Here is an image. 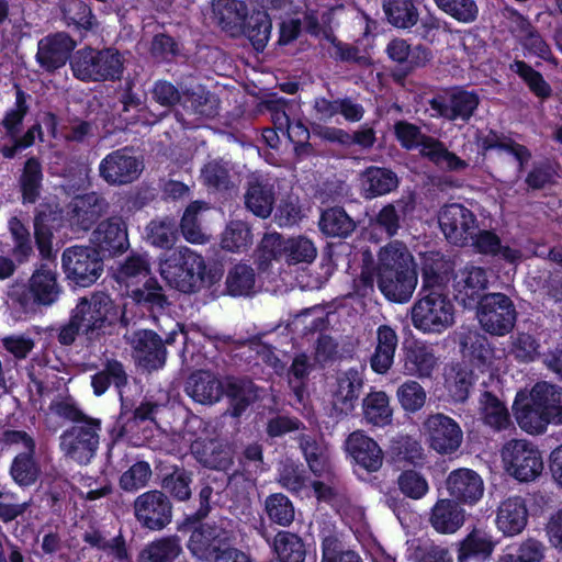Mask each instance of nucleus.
Listing matches in <instances>:
<instances>
[{
	"instance_id": "nucleus-1",
	"label": "nucleus",
	"mask_w": 562,
	"mask_h": 562,
	"mask_svg": "<svg viewBox=\"0 0 562 562\" xmlns=\"http://www.w3.org/2000/svg\"><path fill=\"white\" fill-rule=\"evenodd\" d=\"M159 271L171 288L186 294L211 290L224 276L221 265L207 266L204 258L189 247L165 254L160 258Z\"/></svg>"
},
{
	"instance_id": "nucleus-2",
	"label": "nucleus",
	"mask_w": 562,
	"mask_h": 562,
	"mask_svg": "<svg viewBox=\"0 0 562 562\" xmlns=\"http://www.w3.org/2000/svg\"><path fill=\"white\" fill-rule=\"evenodd\" d=\"M60 293L56 263L46 261L35 266L26 282H12L8 286L7 296L19 317L29 318L36 315L42 307L56 303Z\"/></svg>"
},
{
	"instance_id": "nucleus-3",
	"label": "nucleus",
	"mask_w": 562,
	"mask_h": 562,
	"mask_svg": "<svg viewBox=\"0 0 562 562\" xmlns=\"http://www.w3.org/2000/svg\"><path fill=\"white\" fill-rule=\"evenodd\" d=\"M413 256L405 247L387 245L378 255V288L394 303H406L417 285Z\"/></svg>"
},
{
	"instance_id": "nucleus-4",
	"label": "nucleus",
	"mask_w": 562,
	"mask_h": 562,
	"mask_svg": "<svg viewBox=\"0 0 562 562\" xmlns=\"http://www.w3.org/2000/svg\"><path fill=\"white\" fill-rule=\"evenodd\" d=\"M83 326V336L90 342L111 335L116 326L127 328L130 319L125 305L117 304L108 293L94 292L80 297L72 310Z\"/></svg>"
},
{
	"instance_id": "nucleus-5",
	"label": "nucleus",
	"mask_w": 562,
	"mask_h": 562,
	"mask_svg": "<svg viewBox=\"0 0 562 562\" xmlns=\"http://www.w3.org/2000/svg\"><path fill=\"white\" fill-rule=\"evenodd\" d=\"M70 69L74 77L83 82L115 81L121 79L124 64L116 48L87 46L74 53Z\"/></svg>"
},
{
	"instance_id": "nucleus-6",
	"label": "nucleus",
	"mask_w": 562,
	"mask_h": 562,
	"mask_svg": "<svg viewBox=\"0 0 562 562\" xmlns=\"http://www.w3.org/2000/svg\"><path fill=\"white\" fill-rule=\"evenodd\" d=\"M454 322V306L445 291L418 292L412 307L413 326L423 333L441 334Z\"/></svg>"
},
{
	"instance_id": "nucleus-7",
	"label": "nucleus",
	"mask_w": 562,
	"mask_h": 562,
	"mask_svg": "<svg viewBox=\"0 0 562 562\" xmlns=\"http://www.w3.org/2000/svg\"><path fill=\"white\" fill-rule=\"evenodd\" d=\"M61 269L70 285L89 288L102 276L104 258L92 246H69L63 250Z\"/></svg>"
},
{
	"instance_id": "nucleus-8",
	"label": "nucleus",
	"mask_w": 562,
	"mask_h": 562,
	"mask_svg": "<svg viewBox=\"0 0 562 562\" xmlns=\"http://www.w3.org/2000/svg\"><path fill=\"white\" fill-rule=\"evenodd\" d=\"M475 307L484 331L493 336H505L514 329L518 313L508 295L501 292L483 294Z\"/></svg>"
},
{
	"instance_id": "nucleus-9",
	"label": "nucleus",
	"mask_w": 562,
	"mask_h": 562,
	"mask_svg": "<svg viewBox=\"0 0 562 562\" xmlns=\"http://www.w3.org/2000/svg\"><path fill=\"white\" fill-rule=\"evenodd\" d=\"M101 429L102 422L95 418L64 430L59 446L65 457L80 465L89 464L97 456Z\"/></svg>"
},
{
	"instance_id": "nucleus-10",
	"label": "nucleus",
	"mask_w": 562,
	"mask_h": 562,
	"mask_svg": "<svg viewBox=\"0 0 562 562\" xmlns=\"http://www.w3.org/2000/svg\"><path fill=\"white\" fill-rule=\"evenodd\" d=\"M507 473L519 482H531L541 475L543 459L540 450L525 439H512L502 449Z\"/></svg>"
},
{
	"instance_id": "nucleus-11",
	"label": "nucleus",
	"mask_w": 562,
	"mask_h": 562,
	"mask_svg": "<svg viewBox=\"0 0 562 562\" xmlns=\"http://www.w3.org/2000/svg\"><path fill=\"white\" fill-rule=\"evenodd\" d=\"M134 515L143 528L160 531L172 520V503L162 491H147L135 498Z\"/></svg>"
},
{
	"instance_id": "nucleus-12",
	"label": "nucleus",
	"mask_w": 562,
	"mask_h": 562,
	"mask_svg": "<svg viewBox=\"0 0 562 562\" xmlns=\"http://www.w3.org/2000/svg\"><path fill=\"white\" fill-rule=\"evenodd\" d=\"M142 170V161L127 146L109 153L99 165V175L109 186L130 184L138 179Z\"/></svg>"
},
{
	"instance_id": "nucleus-13",
	"label": "nucleus",
	"mask_w": 562,
	"mask_h": 562,
	"mask_svg": "<svg viewBox=\"0 0 562 562\" xmlns=\"http://www.w3.org/2000/svg\"><path fill=\"white\" fill-rule=\"evenodd\" d=\"M438 223L446 239L454 246H467L477 226L475 214L463 204H446L439 212Z\"/></svg>"
},
{
	"instance_id": "nucleus-14",
	"label": "nucleus",
	"mask_w": 562,
	"mask_h": 562,
	"mask_svg": "<svg viewBox=\"0 0 562 562\" xmlns=\"http://www.w3.org/2000/svg\"><path fill=\"white\" fill-rule=\"evenodd\" d=\"M481 99L475 90H468L462 86L450 89L448 101L437 95L429 100V106L440 117L449 121H462L469 123L475 114Z\"/></svg>"
},
{
	"instance_id": "nucleus-15",
	"label": "nucleus",
	"mask_w": 562,
	"mask_h": 562,
	"mask_svg": "<svg viewBox=\"0 0 562 562\" xmlns=\"http://www.w3.org/2000/svg\"><path fill=\"white\" fill-rule=\"evenodd\" d=\"M63 218V210L55 200H44L34 210V239L35 246L43 260L54 258L53 238Z\"/></svg>"
},
{
	"instance_id": "nucleus-16",
	"label": "nucleus",
	"mask_w": 562,
	"mask_h": 562,
	"mask_svg": "<svg viewBox=\"0 0 562 562\" xmlns=\"http://www.w3.org/2000/svg\"><path fill=\"white\" fill-rule=\"evenodd\" d=\"M74 48L75 42L67 33L48 34L38 41L35 60L43 72L53 75L70 61Z\"/></svg>"
},
{
	"instance_id": "nucleus-17",
	"label": "nucleus",
	"mask_w": 562,
	"mask_h": 562,
	"mask_svg": "<svg viewBox=\"0 0 562 562\" xmlns=\"http://www.w3.org/2000/svg\"><path fill=\"white\" fill-rule=\"evenodd\" d=\"M90 241L103 258L122 255L130 247L127 225L120 216L101 221L92 232Z\"/></svg>"
},
{
	"instance_id": "nucleus-18",
	"label": "nucleus",
	"mask_w": 562,
	"mask_h": 562,
	"mask_svg": "<svg viewBox=\"0 0 562 562\" xmlns=\"http://www.w3.org/2000/svg\"><path fill=\"white\" fill-rule=\"evenodd\" d=\"M462 362L468 366L469 370H474L479 375H486L480 383L483 387H487L488 383L494 380V374L491 372L493 349L490 346L488 339L479 333L464 335L461 340Z\"/></svg>"
},
{
	"instance_id": "nucleus-19",
	"label": "nucleus",
	"mask_w": 562,
	"mask_h": 562,
	"mask_svg": "<svg viewBox=\"0 0 562 562\" xmlns=\"http://www.w3.org/2000/svg\"><path fill=\"white\" fill-rule=\"evenodd\" d=\"M81 539L90 549L100 552L99 561L105 558L110 562H131L126 540L120 530L110 537V532L97 524H90L81 535Z\"/></svg>"
},
{
	"instance_id": "nucleus-20",
	"label": "nucleus",
	"mask_w": 562,
	"mask_h": 562,
	"mask_svg": "<svg viewBox=\"0 0 562 562\" xmlns=\"http://www.w3.org/2000/svg\"><path fill=\"white\" fill-rule=\"evenodd\" d=\"M108 201L97 192L76 195L67 206V217L76 232H88L106 212Z\"/></svg>"
},
{
	"instance_id": "nucleus-21",
	"label": "nucleus",
	"mask_w": 562,
	"mask_h": 562,
	"mask_svg": "<svg viewBox=\"0 0 562 562\" xmlns=\"http://www.w3.org/2000/svg\"><path fill=\"white\" fill-rule=\"evenodd\" d=\"M183 527L192 529L188 547L194 555L201 559L214 558L229 546V533L221 526L200 521L193 526Z\"/></svg>"
},
{
	"instance_id": "nucleus-22",
	"label": "nucleus",
	"mask_w": 562,
	"mask_h": 562,
	"mask_svg": "<svg viewBox=\"0 0 562 562\" xmlns=\"http://www.w3.org/2000/svg\"><path fill=\"white\" fill-rule=\"evenodd\" d=\"M387 57L398 65L400 76L405 78L414 70L424 68L432 59V50L423 45L412 46L404 38H392L386 47Z\"/></svg>"
},
{
	"instance_id": "nucleus-23",
	"label": "nucleus",
	"mask_w": 562,
	"mask_h": 562,
	"mask_svg": "<svg viewBox=\"0 0 562 562\" xmlns=\"http://www.w3.org/2000/svg\"><path fill=\"white\" fill-rule=\"evenodd\" d=\"M426 426L429 432V446L440 454H450L459 449L462 442V430L459 424L445 414L428 417Z\"/></svg>"
},
{
	"instance_id": "nucleus-24",
	"label": "nucleus",
	"mask_w": 562,
	"mask_h": 562,
	"mask_svg": "<svg viewBox=\"0 0 562 562\" xmlns=\"http://www.w3.org/2000/svg\"><path fill=\"white\" fill-rule=\"evenodd\" d=\"M130 344L138 363L148 371L162 368L166 363L167 350L161 337L154 330L140 329L133 333Z\"/></svg>"
},
{
	"instance_id": "nucleus-25",
	"label": "nucleus",
	"mask_w": 562,
	"mask_h": 562,
	"mask_svg": "<svg viewBox=\"0 0 562 562\" xmlns=\"http://www.w3.org/2000/svg\"><path fill=\"white\" fill-rule=\"evenodd\" d=\"M486 270L482 267L467 265L454 277V297L464 307H474L483 296L482 291L487 286Z\"/></svg>"
},
{
	"instance_id": "nucleus-26",
	"label": "nucleus",
	"mask_w": 562,
	"mask_h": 562,
	"mask_svg": "<svg viewBox=\"0 0 562 562\" xmlns=\"http://www.w3.org/2000/svg\"><path fill=\"white\" fill-rule=\"evenodd\" d=\"M446 486L451 499L459 504L473 505L483 496L481 476L471 469L460 468L449 473Z\"/></svg>"
},
{
	"instance_id": "nucleus-27",
	"label": "nucleus",
	"mask_w": 562,
	"mask_h": 562,
	"mask_svg": "<svg viewBox=\"0 0 562 562\" xmlns=\"http://www.w3.org/2000/svg\"><path fill=\"white\" fill-rule=\"evenodd\" d=\"M244 201L246 209L255 216L268 218L276 204L274 184L261 175L250 176L247 180Z\"/></svg>"
},
{
	"instance_id": "nucleus-28",
	"label": "nucleus",
	"mask_w": 562,
	"mask_h": 562,
	"mask_svg": "<svg viewBox=\"0 0 562 562\" xmlns=\"http://www.w3.org/2000/svg\"><path fill=\"white\" fill-rule=\"evenodd\" d=\"M346 450L355 463L368 473L379 471L383 464L384 453L381 447L362 431H353L348 436Z\"/></svg>"
},
{
	"instance_id": "nucleus-29",
	"label": "nucleus",
	"mask_w": 562,
	"mask_h": 562,
	"mask_svg": "<svg viewBox=\"0 0 562 562\" xmlns=\"http://www.w3.org/2000/svg\"><path fill=\"white\" fill-rule=\"evenodd\" d=\"M532 392L530 395L518 393L513 404V411L519 427L532 435L543 434L550 419L542 414V407L535 403Z\"/></svg>"
},
{
	"instance_id": "nucleus-30",
	"label": "nucleus",
	"mask_w": 562,
	"mask_h": 562,
	"mask_svg": "<svg viewBox=\"0 0 562 562\" xmlns=\"http://www.w3.org/2000/svg\"><path fill=\"white\" fill-rule=\"evenodd\" d=\"M470 239L476 254L496 258L510 265H516L521 260V251L509 245H503L501 237L492 229L473 232Z\"/></svg>"
},
{
	"instance_id": "nucleus-31",
	"label": "nucleus",
	"mask_w": 562,
	"mask_h": 562,
	"mask_svg": "<svg viewBox=\"0 0 562 562\" xmlns=\"http://www.w3.org/2000/svg\"><path fill=\"white\" fill-rule=\"evenodd\" d=\"M496 526L504 536L519 535L527 526L528 509L521 496H512L501 503L496 515Z\"/></svg>"
},
{
	"instance_id": "nucleus-32",
	"label": "nucleus",
	"mask_w": 562,
	"mask_h": 562,
	"mask_svg": "<svg viewBox=\"0 0 562 562\" xmlns=\"http://www.w3.org/2000/svg\"><path fill=\"white\" fill-rule=\"evenodd\" d=\"M111 385L123 401L124 390L128 385V374L125 366L115 358L105 359L102 369L91 375V387L94 396H102Z\"/></svg>"
},
{
	"instance_id": "nucleus-33",
	"label": "nucleus",
	"mask_w": 562,
	"mask_h": 562,
	"mask_svg": "<svg viewBox=\"0 0 562 562\" xmlns=\"http://www.w3.org/2000/svg\"><path fill=\"white\" fill-rule=\"evenodd\" d=\"M184 392L199 404H214L223 396V382L210 371L198 370L189 375Z\"/></svg>"
},
{
	"instance_id": "nucleus-34",
	"label": "nucleus",
	"mask_w": 562,
	"mask_h": 562,
	"mask_svg": "<svg viewBox=\"0 0 562 562\" xmlns=\"http://www.w3.org/2000/svg\"><path fill=\"white\" fill-rule=\"evenodd\" d=\"M363 387L362 372L350 368L337 378V390L334 393V408L339 414L348 415L355 407Z\"/></svg>"
},
{
	"instance_id": "nucleus-35",
	"label": "nucleus",
	"mask_w": 562,
	"mask_h": 562,
	"mask_svg": "<svg viewBox=\"0 0 562 562\" xmlns=\"http://www.w3.org/2000/svg\"><path fill=\"white\" fill-rule=\"evenodd\" d=\"M398 345V336L391 326L380 325L376 328V345L370 357V366L373 372L385 374L392 368L395 351Z\"/></svg>"
},
{
	"instance_id": "nucleus-36",
	"label": "nucleus",
	"mask_w": 562,
	"mask_h": 562,
	"mask_svg": "<svg viewBox=\"0 0 562 562\" xmlns=\"http://www.w3.org/2000/svg\"><path fill=\"white\" fill-rule=\"evenodd\" d=\"M43 181L44 170L40 158L36 156L26 158L18 178L22 204H35L38 201L43 191Z\"/></svg>"
},
{
	"instance_id": "nucleus-37",
	"label": "nucleus",
	"mask_w": 562,
	"mask_h": 562,
	"mask_svg": "<svg viewBox=\"0 0 562 562\" xmlns=\"http://www.w3.org/2000/svg\"><path fill=\"white\" fill-rule=\"evenodd\" d=\"M403 368L406 374L417 378H430L437 364L431 348L414 340L404 346Z\"/></svg>"
},
{
	"instance_id": "nucleus-38",
	"label": "nucleus",
	"mask_w": 562,
	"mask_h": 562,
	"mask_svg": "<svg viewBox=\"0 0 562 562\" xmlns=\"http://www.w3.org/2000/svg\"><path fill=\"white\" fill-rule=\"evenodd\" d=\"M479 413L483 424L494 431L507 430L512 426L510 414L505 402L492 391L481 392Z\"/></svg>"
},
{
	"instance_id": "nucleus-39",
	"label": "nucleus",
	"mask_w": 562,
	"mask_h": 562,
	"mask_svg": "<svg viewBox=\"0 0 562 562\" xmlns=\"http://www.w3.org/2000/svg\"><path fill=\"white\" fill-rule=\"evenodd\" d=\"M362 196L374 199L394 191L398 187V178L394 171L383 167H367L360 176Z\"/></svg>"
},
{
	"instance_id": "nucleus-40",
	"label": "nucleus",
	"mask_w": 562,
	"mask_h": 562,
	"mask_svg": "<svg viewBox=\"0 0 562 562\" xmlns=\"http://www.w3.org/2000/svg\"><path fill=\"white\" fill-rule=\"evenodd\" d=\"M223 395L228 400V412L232 417H240L256 398L252 381L227 376L223 382Z\"/></svg>"
},
{
	"instance_id": "nucleus-41",
	"label": "nucleus",
	"mask_w": 562,
	"mask_h": 562,
	"mask_svg": "<svg viewBox=\"0 0 562 562\" xmlns=\"http://www.w3.org/2000/svg\"><path fill=\"white\" fill-rule=\"evenodd\" d=\"M429 522L441 535H452L464 522V512L449 498L438 499L431 508Z\"/></svg>"
},
{
	"instance_id": "nucleus-42",
	"label": "nucleus",
	"mask_w": 562,
	"mask_h": 562,
	"mask_svg": "<svg viewBox=\"0 0 562 562\" xmlns=\"http://www.w3.org/2000/svg\"><path fill=\"white\" fill-rule=\"evenodd\" d=\"M271 30L272 22L267 11L255 9L251 13L247 11L243 20V30L238 31V35L246 36L254 49L262 53L267 47Z\"/></svg>"
},
{
	"instance_id": "nucleus-43",
	"label": "nucleus",
	"mask_w": 562,
	"mask_h": 562,
	"mask_svg": "<svg viewBox=\"0 0 562 562\" xmlns=\"http://www.w3.org/2000/svg\"><path fill=\"white\" fill-rule=\"evenodd\" d=\"M479 376L474 370H469L467 364L456 363L445 373V389L454 403H464Z\"/></svg>"
},
{
	"instance_id": "nucleus-44",
	"label": "nucleus",
	"mask_w": 562,
	"mask_h": 562,
	"mask_svg": "<svg viewBox=\"0 0 562 562\" xmlns=\"http://www.w3.org/2000/svg\"><path fill=\"white\" fill-rule=\"evenodd\" d=\"M480 147L483 151L493 149L504 150L510 154L518 164V171L521 172L531 159V151L522 144L515 142L512 137L505 136L495 130H490L488 133L480 139Z\"/></svg>"
},
{
	"instance_id": "nucleus-45",
	"label": "nucleus",
	"mask_w": 562,
	"mask_h": 562,
	"mask_svg": "<svg viewBox=\"0 0 562 562\" xmlns=\"http://www.w3.org/2000/svg\"><path fill=\"white\" fill-rule=\"evenodd\" d=\"M318 227L327 237L347 238L357 224L342 206H330L321 212Z\"/></svg>"
},
{
	"instance_id": "nucleus-46",
	"label": "nucleus",
	"mask_w": 562,
	"mask_h": 562,
	"mask_svg": "<svg viewBox=\"0 0 562 562\" xmlns=\"http://www.w3.org/2000/svg\"><path fill=\"white\" fill-rule=\"evenodd\" d=\"M212 10L217 24L231 35H238L243 30V20L248 8L241 0H214Z\"/></svg>"
},
{
	"instance_id": "nucleus-47",
	"label": "nucleus",
	"mask_w": 562,
	"mask_h": 562,
	"mask_svg": "<svg viewBox=\"0 0 562 562\" xmlns=\"http://www.w3.org/2000/svg\"><path fill=\"white\" fill-rule=\"evenodd\" d=\"M452 267L440 254H431L424 258L422 265V293L428 290L445 291Z\"/></svg>"
},
{
	"instance_id": "nucleus-48",
	"label": "nucleus",
	"mask_w": 562,
	"mask_h": 562,
	"mask_svg": "<svg viewBox=\"0 0 562 562\" xmlns=\"http://www.w3.org/2000/svg\"><path fill=\"white\" fill-rule=\"evenodd\" d=\"M321 562H363L360 554L351 549L335 530H322L319 533Z\"/></svg>"
},
{
	"instance_id": "nucleus-49",
	"label": "nucleus",
	"mask_w": 562,
	"mask_h": 562,
	"mask_svg": "<svg viewBox=\"0 0 562 562\" xmlns=\"http://www.w3.org/2000/svg\"><path fill=\"white\" fill-rule=\"evenodd\" d=\"M535 403L542 407L551 424L562 425V387L548 383H536L531 390Z\"/></svg>"
},
{
	"instance_id": "nucleus-50",
	"label": "nucleus",
	"mask_w": 562,
	"mask_h": 562,
	"mask_svg": "<svg viewBox=\"0 0 562 562\" xmlns=\"http://www.w3.org/2000/svg\"><path fill=\"white\" fill-rule=\"evenodd\" d=\"M271 549L279 562H304L306 544L295 532L279 530L272 540Z\"/></svg>"
},
{
	"instance_id": "nucleus-51",
	"label": "nucleus",
	"mask_w": 562,
	"mask_h": 562,
	"mask_svg": "<svg viewBox=\"0 0 562 562\" xmlns=\"http://www.w3.org/2000/svg\"><path fill=\"white\" fill-rule=\"evenodd\" d=\"M256 284V272L247 263L238 262L227 271L224 294L232 297L250 296Z\"/></svg>"
},
{
	"instance_id": "nucleus-52",
	"label": "nucleus",
	"mask_w": 562,
	"mask_h": 562,
	"mask_svg": "<svg viewBox=\"0 0 562 562\" xmlns=\"http://www.w3.org/2000/svg\"><path fill=\"white\" fill-rule=\"evenodd\" d=\"M494 547L495 543L490 536L473 529L460 542L457 560L458 562L483 561L492 554Z\"/></svg>"
},
{
	"instance_id": "nucleus-53",
	"label": "nucleus",
	"mask_w": 562,
	"mask_h": 562,
	"mask_svg": "<svg viewBox=\"0 0 562 562\" xmlns=\"http://www.w3.org/2000/svg\"><path fill=\"white\" fill-rule=\"evenodd\" d=\"M382 7L387 22L396 29L409 30L418 23L416 0H383Z\"/></svg>"
},
{
	"instance_id": "nucleus-54",
	"label": "nucleus",
	"mask_w": 562,
	"mask_h": 562,
	"mask_svg": "<svg viewBox=\"0 0 562 562\" xmlns=\"http://www.w3.org/2000/svg\"><path fill=\"white\" fill-rule=\"evenodd\" d=\"M36 449L18 453L10 465L12 480L21 487H29L36 483L41 475V465L36 460Z\"/></svg>"
},
{
	"instance_id": "nucleus-55",
	"label": "nucleus",
	"mask_w": 562,
	"mask_h": 562,
	"mask_svg": "<svg viewBox=\"0 0 562 562\" xmlns=\"http://www.w3.org/2000/svg\"><path fill=\"white\" fill-rule=\"evenodd\" d=\"M519 27L524 32L520 44L531 55L537 56L553 67L559 65V59L552 54L549 44L540 35V33L531 25L528 19L518 14Z\"/></svg>"
},
{
	"instance_id": "nucleus-56",
	"label": "nucleus",
	"mask_w": 562,
	"mask_h": 562,
	"mask_svg": "<svg viewBox=\"0 0 562 562\" xmlns=\"http://www.w3.org/2000/svg\"><path fill=\"white\" fill-rule=\"evenodd\" d=\"M132 299L142 308L155 313L164 311L168 305V297L156 278H148L140 288L132 291Z\"/></svg>"
},
{
	"instance_id": "nucleus-57",
	"label": "nucleus",
	"mask_w": 562,
	"mask_h": 562,
	"mask_svg": "<svg viewBox=\"0 0 562 562\" xmlns=\"http://www.w3.org/2000/svg\"><path fill=\"white\" fill-rule=\"evenodd\" d=\"M29 99H31V95L16 86L14 105L4 112L1 121V125L10 140L21 134L24 119L30 112Z\"/></svg>"
},
{
	"instance_id": "nucleus-58",
	"label": "nucleus",
	"mask_w": 562,
	"mask_h": 562,
	"mask_svg": "<svg viewBox=\"0 0 562 562\" xmlns=\"http://www.w3.org/2000/svg\"><path fill=\"white\" fill-rule=\"evenodd\" d=\"M8 228L13 241L11 255L18 265H23L34 255L30 229L18 216L9 218Z\"/></svg>"
},
{
	"instance_id": "nucleus-59",
	"label": "nucleus",
	"mask_w": 562,
	"mask_h": 562,
	"mask_svg": "<svg viewBox=\"0 0 562 562\" xmlns=\"http://www.w3.org/2000/svg\"><path fill=\"white\" fill-rule=\"evenodd\" d=\"M363 416L369 424L384 427L392 422V408L385 392H371L362 403Z\"/></svg>"
},
{
	"instance_id": "nucleus-60",
	"label": "nucleus",
	"mask_w": 562,
	"mask_h": 562,
	"mask_svg": "<svg viewBox=\"0 0 562 562\" xmlns=\"http://www.w3.org/2000/svg\"><path fill=\"white\" fill-rule=\"evenodd\" d=\"M180 553L181 546L176 537H162L145 546L138 562H175Z\"/></svg>"
},
{
	"instance_id": "nucleus-61",
	"label": "nucleus",
	"mask_w": 562,
	"mask_h": 562,
	"mask_svg": "<svg viewBox=\"0 0 562 562\" xmlns=\"http://www.w3.org/2000/svg\"><path fill=\"white\" fill-rule=\"evenodd\" d=\"M265 513L268 519L279 526H290L295 517L292 501L283 493H272L265 499Z\"/></svg>"
},
{
	"instance_id": "nucleus-62",
	"label": "nucleus",
	"mask_w": 562,
	"mask_h": 562,
	"mask_svg": "<svg viewBox=\"0 0 562 562\" xmlns=\"http://www.w3.org/2000/svg\"><path fill=\"white\" fill-rule=\"evenodd\" d=\"M394 134L401 146L407 150L422 147L420 154L425 157V153L431 148V144L427 138H434L422 132L420 127L407 121H398L394 125Z\"/></svg>"
},
{
	"instance_id": "nucleus-63",
	"label": "nucleus",
	"mask_w": 562,
	"mask_h": 562,
	"mask_svg": "<svg viewBox=\"0 0 562 562\" xmlns=\"http://www.w3.org/2000/svg\"><path fill=\"white\" fill-rule=\"evenodd\" d=\"M148 241L159 248L170 250L178 239V225L173 218L153 220L147 226Z\"/></svg>"
},
{
	"instance_id": "nucleus-64",
	"label": "nucleus",
	"mask_w": 562,
	"mask_h": 562,
	"mask_svg": "<svg viewBox=\"0 0 562 562\" xmlns=\"http://www.w3.org/2000/svg\"><path fill=\"white\" fill-rule=\"evenodd\" d=\"M408 203L397 200L384 205L375 216L376 226L389 237H393L401 228V221L406 216Z\"/></svg>"
}]
</instances>
